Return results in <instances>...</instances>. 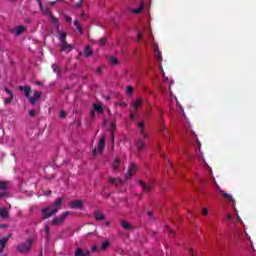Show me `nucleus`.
<instances>
[{
    "label": "nucleus",
    "instance_id": "8",
    "mask_svg": "<svg viewBox=\"0 0 256 256\" xmlns=\"http://www.w3.org/2000/svg\"><path fill=\"white\" fill-rule=\"evenodd\" d=\"M60 51H64L65 53H70V51H73V45L67 42H62L60 43Z\"/></svg>",
    "mask_w": 256,
    "mask_h": 256
},
{
    "label": "nucleus",
    "instance_id": "21",
    "mask_svg": "<svg viewBox=\"0 0 256 256\" xmlns=\"http://www.w3.org/2000/svg\"><path fill=\"white\" fill-rule=\"evenodd\" d=\"M139 185L140 187H142V189L144 191H146L147 193H149V191H151V184H146L145 182L143 181H139Z\"/></svg>",
    "mask_w": 256,
    "mask_h": 256
},
{
    "label": "nucleus",
    "instance_id": "30",
    "mask_svg": "<svg viewBox=\"0 0 256 256\" xmlns=\"http://www.w3.org/2000/svg\"><path fill=\"white\" fill-rule=\"evenodd\" d=\"M109 61H110L111 65H118V63H119V60L114 56H110Z\"/></svg>",
    "mask_w": 256,
    "mask_h": 256
},
{
    "label": "nucleus",
    "instance_id": "46",
    "mask_svg": "<svg viewBox=\"0 0 256 256\" xmlns=\"http://www.w3.org/2000/svg\"><path fill=\"white\" fill-rule=\"evenodd\" d=\"M120 105H121V107H127V103H125V102L120 103Z\"/></svg>",
    "mask_w": 256,
    "mask_h": 256
},
{
    "label": "nucleus",
    "instance_id": "16",
    "mask_svg": "<svg viewBox=\"0 0 256 256\" xmlns=\"http://www.w3.org/2000/svg\"><path fill=\"white\" fill-rule=\"evenodd\" d=\"M7 195V183L0 182V197H5Z\"/></svg>",
    "mask_w": 256,
    "mask_h": 256
},
{
    "label": "nucleus",
    "instance_id": "18",
    "mask_svg": "<svg viewBox=\"0 0 256 256\" xmlns=\"http://www.w3.org/2000/svg\"><path fill=\"white\" fill-rule=\"evenodd\" d=\"M103 149H105V136H102V138L99 140L98 143V153H103Z\"/></svg>",
    "mask_w": 256,
    "mask_h": 256
},
{
    "label": "nucleus",
    "instance_id": "28",
    "mask_svg": "<svg viewBox=\"0 0 256 256\" xmlns=\"http://www.w3.org/2000/svg\"><path fill=\"white\" fill-rule=\"evenodd\" d=\"M109 245L111 244L109 243L108 240H105L104 242H102V245L100 247L101 251H106V249H109Z\"/></svg>",
    "mask_w": 256,
    "mask_h": 256
},
{
    "label": "nucleus",
    "instance_id": "38",
    "mask_svg": "<svg viewBox=\"0 0 256 256\" xmlns=\"http://www.w3.org/2000/svg\"><path fill=\"white\" fill-rule=\"evenodd\" d=\"M52 69H53L54 73H57L59 66H57V64H53Z\"/></svg>",
    "mask_w": 256,
    "mask_h": 256
},
{
    "label": "nucleus",
    "instance_id": "15",
    "mask_svg": "<svg viewBox=\"0 0 256 256\" xmlns=\"http://www.w3.org/2000/svg\"><path fill=\"white\" fill-rule=\"evenodd\" d=\"M90 252L89 250H83L81 248H76L74 252V256H89Z\"/></svg>",
    "mask_w": 256,
    "mask_h": 256
},
{
    "label": "nucleus",
    "instance_id": "1",
    "mask_svg": "<svg viewBox=\"0 0 256 256\" xmlns=\"http://www.w3.org/2000/svg\"><path fill=\"white\" fill-rule=\"evenodd\" d=\"M62 204L63 198H57L52 206H48L42 209L43 219H49L50 217H53V215L58 213L59 209H61Z\"/></svg>",
    "mask_w": 256,
    "mask_h": 256
},
{
    "label": "nucleus",
    "instance_id": "40",
    "mask_svg": "<svg viewBox=\"0 0 256 256\" xmlns=\"http://www.w3.org/2000/svg\"><path fill=\"white\" fill-rule=\"evenodd\" d=\"M208 214H209V210L207 208H203L202 215H208Z\"/></svg>",
    "mask_w": 256,
    "mask_h": 256
},
{
    "label": "nucleus",
    "instance_id": "9",
    "mask_svg": "<svg viewBox=\"0 0 256 256\" xmlns=\"http://www.w3.org/2000/svg\"><path fill=\"white\" fill-rule=\"evenodd\" d=\"M137 171V166L135 164H131L130 167L128 168V173L125 175V179H131L133 175H135Z\"/></svg>",
    "mask_w": 256,
    "mask_h": 256
},
{
    "label": "nucleus",
    "instance_id": "51",
    "mask_svg": "<svg viewBox=\"0 0 256 256\" xmlns=\"http://www.w3.org/2000/svg\"><path fill=\"white\" fill-rule=\"evenodd\" d=\"M91 115L93 117V115H95V110H91Z\"/></svg>",
    "mask_w": 256,
    "mask_h": 256
},
{
    "label": "nucleus",
    "instance_id": "12",
    "mask_svg": "<svg viewBox=\"0 0 256 256\" xmlns=\"http://www.w3.org/2000/svg\"><path fill=\"white\" fill-rule=\"evenodd\" d=\"M4 91H5V93H7V95H9L8 98L4 99V103H5V105H9L11 103V101H13V92L11 90H9L8 87H4Z\"/></svg>",
    "mask_w": 256,
    "mask_h": 256
},
{
    "label": "nucleus",
    "instance_id": "4",
    "mask_svg": "<svg viewBox=\"0 0 256 256\" xmlns=\"http://www.w3.org/2000/svg\"><path fill=\"white\" fill-rule=\"evenodd\" d=\"M141 105H143V100L141 98H137L136 102L132 104V110L130 114L131 121H135V113H137V110L139 107H141Z\"/></svg>",
    "mask_w": 256,
    "mask_h": 256
},
{
    "label": "nucleus",
    "instance_id": "49",
    "mask_svg": "<svg viewBox=\"0 0 256 256\" xmlns=\"http://www.w3.org/2000/svg\"><path fill=\"white\" fill-rule=\"evenodd\" d=\"M44 195H46V197H49V195H51V191L46 192Z\"/></svg>",
    "mask_w": 256,
    "mask_h": 256
},
{
    "label": "nucleus",
    "instance_id": "47",
    "mask_svg": "<svg viewBox=\"0 0 256 256\" xmlns=\"http://www.w3.org/2000/svg\"><path fill=\"white\" fill-rule=\"evenodd\" d=\"M111 139H112V142L115 141V135H113V132L111 133Z\"/></svg>",
    "mask_w": 256,
    "mask_h": 256
},
{
    "label": "nucleus",
    "instance_id": "25",
    "mask_svg": "<svg viewBox=\"0 0 256 256\" xmlns=\"http://www.w3.org/2000/svg\"><path fill=\"white\" fill-rule=\"evenodd\" d=\"M91 55H93V50H91V47L87 46L84 49V56L85 57H91Z\"/></svg>",
    "mask_w": 256,
    "mask_h": 256
},
{
    "label": "nucleus",
    "instance_id": "5",
    "mask_svg": "<svg viewBox=\"0 0 256 256\" xmlns=\"http://www.w3.org/2000/svg\"><path fill=\"white\" fill-rule=\"evenodd\" d=\"M54 27L56 29V33L58 35L60 44L67 42V32H63V31H61V29H59V22L54 23Z\"/></svg>",
    "mask_w": 256,
    "mask_h": 256
},
{
    "label": "nucleus",
    "instance_id": "42",
    "mask_svg": "<svg viewBox=\"0 0 256 256\" xmlns=\"http://www.w3.org/2000/svg\"><path fill=\"white\" fill-rule=\"evenodd\" d=\"M65 115H66V114H65V111H61V112H60V118H61V119H65Z\"/></svg>",
    "mask_w": 256,
    "mask_h": 256
},
{
    "label": "nucleus",
    "instance_id": "2",
    "mask_svg": "<svg viewBox=\"0 0 256 256\" xmlns=\"http://www.w3.org/2000/svg\"><path fill=\"white\" fill-rule=\"evenodd\" d=\"M32 245L33 239H28L26 242L18 244L16 249L19 253H29V251H31Z\"/></svg>",
    "mask_w": 256,
    "mask_h": 256
},
{
    "label": "nucleus",
    "instance_id": "53",
    "mask_svg": "<svg viewBox=\"0 0 256 256\" xmlns=\"http://www.w3.org/2000/svg\"><path fill=\"white\" fill-rule=\"evenodd\" d=\"M148 215L150 216V218L153 217V213L151 212H148Z\"/></svg>",
    "mask_w": 256,
    "mask_h": 256
},
{
    "label": "nucleus",
    "instance_id": "36",
    "mask_svg": "<svg viewBox=\"0 0 256 256\" xmlns=\"http://www.w3.org/2000/svg\"><path fill=\"white\" fill-rule=\"evenodd\" d=\"M126 93H127V95H131V94L133 93V87L128 86V87L126 88Z\"/></svg>",
    "mask_w": 256,
    "mask_h": 256
},
{
    "label": "nucleus",
    "instance_id": "17",
    "mask_svg": "<svg viewBox=\"0 0 256 256\" xmlns=\"http://www.w3.org/2000/svg\"><path fill=\"white\" fill-rule=\"evenodd\" d=\"M153 49H154V56L158 61H161V52L159 51V45L156 43L153 44Z\"/></svg>",
    "mask_w": 256,
    "mask_h": 256
},
{
    "label": "nucleus",
    "instance_id": "57",
    "mask_svg": "<svg viewBox=\"0 0 256 256\" xmlns=\"http://www.w3.org/2000/svg\"><path fill=\"white\" fill-rule=\"evenodd\" d=\"M51 5H55V2H51Z\"/></svg>",
    "mask_w": 256,
    "mask_h": 256
},
{
    "label": "nucleus",
    "instance_id": "61",
    "mask_svg": "<svg viewBox=\"0 0 256 256\" xmlns=\"http://www.w3.org/2000/svg\"><path fill=\"white\" fill-rule=\"evenodd\" d=\"M78 7H81V4H78Z\"/></svg>",
    "mask_w": 256,
    "mask_h": 256
},
{
    "label": "nucleus",
    "instance_id": "33",
    "mask_svg": "<svg viewBox=\"0 0 256 256\" xmlns=\"http://www.w3.org/2000/svg\"><path fill=\"white\" fill-rule=\"evenodd\" d=\"M94 109H95V111H98V113L103 112V107H101V105H99V104H94Z\"/></svg>",
    "mask_w": 256,
    "mask_h": 256
},
{
    "label": "nucleus",
    "instance_id": "19",
    "mask_svg": "<svg viewBox=\"0 0 256 256\" xmlns=\"http://www.w3.org/2000/svg\"><path fill=\"white\" fill-rule=\"evenodd\" d=\"M19 90L20 91H24V95L25 97L29 98L31 95V87L29 86H19Z\"/></svg>",
    "mask_w": 256,
    "mask_h": 256
},
{
    "label": "nucleus",
    "instance_id": "52",
    "mask_svg": "<svg viewBox=\"0 0 256 256\" xmlns=\"http://www.w3.org/2000/svg\"><path fill=\"white\" fill-rule=\"evenodd\" d=\"M111 129H115V124L114 123L111 124Z\"/></svg>",
    "mask_w": 256,
    "mask_h": 256
},
{
    "label": "nucleus",
    "instance_id": "44",
    "mask_svg": "<svg viewBox=\"0 0 256 256\" xmlns=\"http://www.w3.org/2000/svg\"><path fill=\"white\" fill-rule=\"evenodd\" d=\"M168 233H169V235H175V232L169 228H168Z\"/></svg>",
    "mask_w": 256,
    "mask_h": 256
},
{
    "label": "nucleus",
    "instance_id": "32",
    "mask_svg": "<svg viewBox=\"0 0 256 256\" xmlns=\"http://www.w3.org/2000/svg\"><path fill=\"white\" fill-rule=\"evenodd\" d=\"M113 170L117 171L119 169V159H115L113 164H112Z\"/></svg>",
    "mask_w": 256,
    "mask_h": 256
},
{
    "label": "nucleus",
    "instance_id": "31",
    "mask_svg": "<svg viewBox=\"0 0 256 256\" xmlns=\"http://www.w3.org/2000/svg\"><path fill=\"white\" fill-rule=\"evenodd\" d=\"M25 31V27L19 26L18 28L15 29V35H21Z\"/></svg>",
    "mask_w": 256,
    "mask_h": 256
},
{
    "label": "nucleus",
    "instance_id": "56",
    "mask_svg": "<svg viewBox=\"0 0 256 256\" xmlns=\"http://www.w3.org/2000/svg\"><path fill=\"white\" fill-rule=\"evenodd\" d=\"M165 81H167L169 83V78H165Z\"/></svg>",
    "mask_w": 256,
    "mask_h": 256
},
{
    "label": "nucleus",
    "instance_id": "54",
    "mask_svg": "<svg viewBox=\"0 0 256 256\" xmlns=\"http://www.w3.org/2000/svg\"><path fill=\"white\" fill-rule=\"evenodd\" d=\"M227 219H231V215L230 214L227 215Z\"/></svg>",
    "mask_w": 256,
    "mask_h": 256
},
{
    "label": "nucleus",
    "instance_id": "34",
    "mask_svg": "<svg viewBox=\"0 0 256 256\" xmlns=\"http://www.w3.org/2000/svg\"><path fill=\"white\" fill-rule=\"evenodd\" d=\"M74 26L76 27L77 31H79L80 33H82L81 25H79V20H75V21H74Z\"/></svg>",
    "mask_w": 256,
    "mask_h": 256
},
{
    "label": "nucleus",
    "instance_id": "27",
    "mask_svg": "<svg viewBox=\"0 0 256 256\" xmlns=\"http://www.w3.org/2000/svg\"><path fill=\"white\" fill-rule=\"evenodd\" d=\"M143 5H144L143 2H141L138 8H135L132 10V13H134L135 15H139V13L143 11Z\"/></svg>",
    "mask_w": 256,
    "mask_h": 256
},
{
    "label": "nucleus",
    "instance_id": "7",
    "mask_svg": "<svg viewBox=\"0 0 256 256\" xmlns=\"http://www.w3.org/2000/svg\"><path fill=\"white\" fill-rule=\"evenodd\" d=\"M39 7H40V11L44 15L50 16V20L53 24L58 23L59 20L55 16H53V14H51V10L48 7H43V4H41V6H39Z\"/></svg>",
    "mask_w": 256,
    "mask_h": 256
},
{
    "label": "nucleus",
    "instance_id": "58",
    "mask_svg": "<svg viewBox=\"0 0 256 256\" xmlns=\"http://www.w3.org/2000/svg\"><path fill=\"white\" fill-rule=\"evenodd\" d=\"M87 235H93V233H88Z\"/></svg>",
    "mask_w": 256,
    "mask_h": 256
},
{
    "label": "nucleus",
    "instance_id": "50",
    "mask_svg": "<svg viewBox=\"0 0 256 256\" xmlns=\"http://www.w3.org/2000/svg\"><path fill=\"white\" fill-rule=\"evenodd\" d=\"M96 153H97V148H94L93 155H95Z\"/></svg>",
    "mask_w": 256,
    "mask_h": 256
},
{
    "label": "nucleus",
    "instance_id": "39",
    "mask_svg": "<svg viewBox=\"0 0 256 256\" xmlns=\"http://www.w3.org/2000/svg\"><path fill=\"white\" fill-rule=\"evenodd\" d=\"M99 43H100V45H105V43H107V39L101 38V39L99 40Z\"/></svg>",
    "mask_w": 256,
    "mask_h": 256
},
{
    "label": "nucleus",
    "instance_id": "48",
    "mask_svg": "<svg viewBox=\"0 0 256 256\" xmlns=\"http://www.w3.org/2000/svg\"><path fill=\"white\" fill-rule=\"evenodd\" d=\"M36 1L38 3L39 7H41V5H43V3H41V0H36Z\"/></svg>",
    "mask_w": 256,
    "mask_h": 256
},
{
    "label": "nucleus",
    "instance_id": "24",
    "mask_svg": "<svg viewBox=\"0 0 256 256\" xmlns=\"http://www.w3.org/2000/svg\"><path fill=\"white\" fill-rule=\"evenodd\" d=\"M94 217L96 219V221H103V219H105V215H103V213L96 211L94 213Z\"/></svg>",
    "mask_w": 256,
    "mask_h": 256
},
{
    "label": "nucleus",
    "instance_id": "59",
    "mask_svg": "<svg viewBox=\"0 0 256 256\" xmlns=\"http://www.w3.org/2000/svg\"><path fill=\"white\" fill-rule=\"evenodd\" d=\"M162 75H165V73L163 72V70H162Z\"/></svg>",
    "mask_w": 256,
    "mask_h": 256
},
{
    "label": "nucleus",
    "instance_id": "37",
    "mask_svg": "<svg viewBox=\"0 0 256 256\" xmlns=\"http://www.w3.org/2000/svg\"><path fill=\"white\" fill-rule=\"evenodd\" d=\"M29 115L30 117H35V115L37 114V112L35 110H29Z\"/></svg>",
    "mask_w": 256,
    "mask_h": 256
},
{
    "label": "nucleus",
    "instance_id": "29",
    "mask_svg": "<svg viewBox=\"0 0 256 256\" xmlns=\"http://www.w3.org/2000/svg\"><path fill=\"white\" fill-rule=\"evenodd\" d=\"M8 241H9V238H2V239H0V247H1V249L5 248V245H7Z\"/></svg>",
    "mask_w": 256,
    "mask_h": 256
},
{
    "label": "nucleus",
    "instance_id": "60",
    "mask_svg": "<svg viewBox=\"0 0 256 256\" xmlns=\"http://www.w3.org/2000/svg\"><path fill=\"white\" fill-rule=\"evenodd\" d=\"M238 220H239V221H241V218H240V217H238Z\"/></svg>",
    "mask_w": 256,
    "mask_h": 256
},
{
    "label": "nucleus",
    "instance_id": "62",
    "mask_svg": "<svg viewBox=\"0 0 256 256\" xmlns=\"http://www.w3.org/2000/svg\"><path fill=\"white\" fill-rule=\"evenodd\" d=\"M161 129H162V131H163V125L161 126Z\"/></svg>",
    "mask_w": 256,
    "mask_h": 256
},
{
    "label": "nucleus",
    "instance_id": "10",
    "mask_svg": "<svg viewBox=\"0 0 256 256\" xmlns=\"http://www.w3.org/2000/svg\"><path fill=\"white\" fill-rule=\"evenodd\" d=\"M221 195H222V197H224L226 199V201L231 203L232 207H235V199H233V195H231L225 191H221Z\"/></svg>",
    "mask_w": 256,
    "mask_h": 256
},
{
    "label": "nucleus",
    "instance_id": "6",
    "mask_svg": "<svg viewBox=\"0 0 256 256\" xmlns=\"http://www.w3.org/2000/svg\"><path fill=\"white\" fill-rule=\"evenodd\" d=\"M145 36L149 37L150 41H153V35H151L149 27H147L144 32H138L137 41H147Z\"/></svg>",
    "mask_w": 256,
    "mask_h": 256
},
{
    "label": "nucleus",
    "instance_id": "22",
    "mask_svg": "<svg viewBox=\"0 0 256 256\" xmlns=\"http://www.w3.org/2000/svg\"><path fill=\"white\" fill-rule=\"evenodd\" d=\"M121 226L123 227V229H125L126 231H131V229H133V226L131 224H129V222L123 220L121 222Z\"/></svg>",
    "mask_w": 256,
    "mask_h": 256
},
{
    "label": "nucleus",
    "instance_id": "20",
    "mask_svg": "<svg viewBox=\"0 0 256 256\" xmlns=\"http://www.w3.org/2000/svg\"><path fill=\"white\" fill-rule=\"evenodd\" d=\"M110 183H112V185H116L117 187L125 184V182L122 179H117V178H111Z\"/></svg>",
    "mask_w": 256,
    "mask_h": 256
},
{
    "label": "nucleus",
    "instance_id": "11",
    "mask_svg": "<svg viewBox=\"0 0 256 256\" xmlns=\"http://www.w3.org/2000/svg\"><path fill=\"white\" fill-rule=\"evenodd\" d=\"M40 98H41V92L39 91H36L33 96L28 97L31 105H35Z\"/></svg>",
    "mask_w": 256,
    "mask_h": 256
},
{
    "label": "nucleus",
    "instance_id": "14",
    "mask_svg": "<svg viewBox=\"0 0 256 256\" xmlns=\"http://www.w3.org/2000/svg\"><path fill=\"white\" fill-rule=\"evenodd\" d=\"M137 129L140 135H142L144 139H147V133H145V124L143 122L138 123Z\"/></svg>",
    "mask_w": 256,
    "mask_h": 256
},
{
    "label": "nucleus",
    "instance_id": "23",
    "mask_svg": "<svg viewBox=\"0 0 256 256\" xmlns=\"http://www.w3.org/2000/svg\"><path fill=\"white\" fill-rule=\"evenodd\" d=\"M0 217H3V219H7V217H9V212L7 211V208H0Z\"/></svg>",
    "mask_w": 256,
    "mask_h": 256
},
{
    "label": "nucleus",
    "instance_id": "35",
    "mask_svg": "<svg viewBox=\"0 0 256 256\" xmlns=\"http://www.w3.org/2000/svg\"><path fill=\"white\" fill-rule=\"evenodd\" d=\"M196 151H201V142L197 137H196Z\"/></svg>",
    "mask_w": 256,
    "mask_h": 256
},
{
    "label": "nucleus",
    "instance_id": "3",
    "mask_svg": "<svg viewBox=\"0 0 256 256\" xmlns=\"http://www.w3.org/2000/svg\"><path fill=\"white\" fill-rule=\"evenodd\" d=\"M69 215H71V212L66 211L62 213L60 216L53 218L52 225H55V226L63 225V222L67 219V217H69Z\"/></svg>",
    "mask_w": 256,
    "mask_h": 256
},
{
    "label": "nucleus",
    "instance_id": "43",
    "mask_svg": "<svg viewBox=\"0 0 256 256\" xmlns=\"http://www.w3.org/2000/svg\"><path fill=\"white\" fill-rule=\"evenodd\" d=\"M44 229H45L46 235H49V226H45Z\"/></svg>",
    "mask_w": 256,
    "mask_h": 256
},
{
    "label": "nucleus",
    "instance_id": "41",
    "mask_svg": "<svg viewBox=\"0 0 256 256\" xmlns=\"http://www.w3.org/2000/svg\"><path fill=\"white\" fill-rule=\"evenodd\" d=\"M64 19H65V21H67V23H71V21H72L71 17H69V16H64Z\"/></svg>",
    "mask_w": 256,
    "mask_h": 256
},
{
    "label": "nucleus",
    "instance_id": "13",
    "mask_svg": "<svg viewBox=\"0 0 256 256\" xmlns=\"http://www.w3.org/2000/svg\"><path fill=\"white\" fill-rule=\"evenodd\" d=\"M69 207L71 209H83V201L82 200H76L69 203Z\"/></svg>",
    "mask_w": 256,
    "mask_h": 256
},
{
    "label": "nucleus",
    "instance_id": "26",
    "mask_svg": "<svg viewBox=\"0 0 256 256\" xmlns=\"http://www.w3.org/2000/svg\"><path fill=\"white\" fill-rule=\"evenodd\" d=\"M136 147L138 151H143V147H145V142H143V140H138L136 142Z\"/></svg>",
    "mask_w": 256,
    "mask_h": 256
},
{
    "label": "nucleus",
    "instance_id": "45",
    "mask_svg": "<svg viewBox=\"0 0 256 256\" xmlns=\"http://www.w3.org/2000/svg\"><path fill=\"white\" fill-rule=\"evenodd\" d=\"M98 247L97 246H92V248H91V251H98Z\"/></svg>",
    "mask_w": 256,
    "mask_h": 256
},
{
    "label": "nucleus",
    "instance_id": "55",
    "mask_svg": "<svg viewBox=\"0 0 256 256\" xmlns=\"http://www.w3.org/2000/svg\"><path fill=\"white\" fill-rule=\"evenodd\" d=\"M177 105H178V107H180V109H181V104H180L179 102H177Z\"/></svg>",
    "mask_w": 256,
    "mask_h": 256
}]
</instances>
